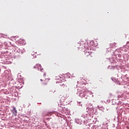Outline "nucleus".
I'll list each match as a JSON object with an SVG mask.
<instances>
[{"label":"nucleus","instance_id":"obj_1","mask_svg":"<svg viewBox=\"0 0 129 129\" xmlns=\"http://www.w3.org/2000/svg\"><path fill=\"white\" fill-rule=\"evenodd\" d=\"M86 44L87 45H85L86 49H89V48L92 47L93 46V41H88L86 42Z\"/></svg>","mask_w":129,"mask_h":129},{"label":"nucleus","instance_id":"obj_2","mask_svg":"<svg viewBox=\"0 0 129 129\" xmlns=\"http://www.w3.org/2000/svg\"><path fill=\"white\" fill-rule=\"evenodd\" d=\"M34 68H38V70H40L41 72H43L44 71V69L40 64H37L36 67H34Z\"/></svg>","mask_w":129,"mask_h":129},{"label":"nucleus","instance_id":"obj_3","mask_svg":"<svg viewBox=\"0 0 129 129\" xmlns=\"http://www.w3.org/2000/svg\"><path fill=\"white\" fill-rule=\"evenodd\" d=\"M40 81H43L42 84H43V85H47L48 83V81L46 79H40Z\"/></svg>","mask_w":129,"mask_h":129},{"label":"nucleus","instance_id":"obj_4","mask_svg":"<svg viewBox=\"0 0 129 129\" xmlns=\"http://www.w3.org/2000/svg\"><path fill=\"white\" fill-rule=\"evenodd\" d=\"M12 112L15 114V115H17V110L16 109V107H14L13 109L12 110Z\"/></svg>","mask_w":129,"mask_h":129},{"label":"nucleus","instance_id":"obj_5","mask_svg":"<svg viewBox=\"0 0 129 129\" xmlns=\"http://www.w3.org/2000/svg\"><path fill=\"white\" fill-rule=\"evenodd\" d=\"M90 54H91V53H90V52H89V51H87V52H86L85 53V54L86 56H87V57L88 56H89V55H90Z\"/></svg>","mask_w":129,"mask_h":129},{"label":"nucleus","instance_id":"obj_6","mask_svg":"<svg viewBox=\"0 0 129 129\" xmlns=\"http://www.w3.org/2000/svg\"><path fill=\"white\" fill-rule=\"evenodd\" d=\"M60 86H61V87H62V88H64V87H65V84H62L60 85Z\"/></svg>","mask_w":129,"mask_h":129},{"label":"nucleus","instance_id":"obj_7","mask_svg":"<svg viewBox=\"0 0 129 129\" xmlns=\"http://www.w3.org/2000/svg\"><path fill=\"white\" fill-rule=\"evenodd\" d=\"M88 44H86V42H85V43H84V48H85V46H87Z\"/></svg>","mask_w":129,"mask_h":129},{"label":"nucleus","instance_id":"obj_8","mask_svg":"<svg viewBox=\"0 0 129 129\" xmlns=\"http://www.w3.org/2000/svg\"><path fill=\"white\" fill-rule=\"evenodd\" d=\"M43 76H44V77H46V74H44Z\"/></svg>","mask_w":129,"mask_h":129},{"label":"nucleus","instance_id":"obj_9","mask_svg":"<svg viewBox=\"0 0 129 129\" xmlns=\"http://www.w3.org/2000/svg\"><path fill=\"white\" fill-rule=\"evenodd\" d=\"M114 45H115V43H114Z\"/></svg>","mask_w":129,"mask_h":129}]
</instances>
